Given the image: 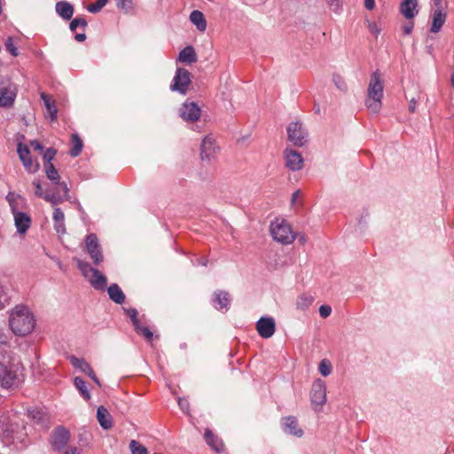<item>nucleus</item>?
Returning <instances> with one entry per match:
<instances>
[{
  "label": "nucleus",
  "instance_id": "26",
  "mask_svg": "<svg viewBox=\"0 0 454 454\" xmlns=\"http://www.w3.org/2000/svg\"><path fill=\"white\" fill-rule=\"evenodd\" d=\"M56 12L65 20H69L74 14V6L67 1H59L55 5Z\"/></svg>",
  "mask_w": 454,
  "mask_h": 454
},
{
  "label": "nucleus",
  "instance_id": "34",
  "mask_svg": "<svg viewBox=\"0 0 454 454\" xmlns=\"http://www.w3.org/2000/svg\"><path fill=\"white\" fill-rule=\"evenodd\" d=\"M43 168L45 169L47 178L49 180H51L57 186H59V184H61L62 182H60V176H59L58 170L56 169V168L54 167V165L52 164V165L43 166Z\"/></svg>",
  "mask_w": 454,
  "mask_h": 454
},
{
  "label": "nucleus",
  "instance_id": "12",
  "mask_svg": "<svg viewBox=\"0 0 454 454\" xmlns=\"http://www.w3.org/2000/svg\"><path fill=\"white\" fill-rule=\"evenodd\" d=\"M14 218V224L17 229V232L20 235H25L28 229L32 224L31 216L25 212L19 211V209H14L12 213Z\"/></svg>",
  "mask_w": 454,
  "mask_h": 454
},
{
  "label": "nucleus",
  "instance_id": "55",
  "mask_svg": "<svg viewBox=\"0 0 454 454\" xmlns=\"http://www.w3.org/2000/svg\"><path fill=\"white\" fill-rule=\"evenodd\" d=\"M30 146L33 148V150L35 151H43V146L42 145V144L37 141V140H32L30 142Z\"/></svg>",
  "mask_w": 454,
  "mask_h": 454
},
{
  "label": "nucleus",
  "instance_id": "18",
  "mask_svg": "<svg viewBox=\"0 0 454 454\" xmlns=\"http://www.w3.org/2000/svg\"><path fill=\"white\" fill-rule=\"evenodd\" d=\"M17 89L14 85L0 87V106L10 107L16 98Z\"/></svg>",
  "mask_w": 454,
  "mask_h": 454
},
{
  "label": "nucleus",
  "instance_id": "50",
  "mask_svg": "<svg viewBox=\"0 0 454 454\" xmlns=\"http://www.w3.org/2000/svg\"><path fill=\"white\" fill-rule=\"evenodd\" d=\"M33 185L35 187V194L38 198H43V196H45V192L43 190L41 182L39 180H34L33 181Z\"/></svg>",
  "mask_w": 454,
  "mask_h": 454
},
{
  "label": "nucleus",
  "instance_id": "13",
  "mask_svg": "<svg viewBox=\"0 0 454 454\" xmlns=\"http://www.w3.org/2000/svg\"><path fill=\"white\" fill-rule=\"evenodd\" d=\"M310 400L313 405L322 406L326 401V387L325 383L317 380L312 385Z\"/></svg>",
  "mask_w": 454,
  "mask_h": 454
},
{
  "label": "nucleus",
  "instance_id": "30",
  "mask_svg": "<svg viewBox=\"0 0 454 454\" xmlns=\"http://www.w3.org/2000/svg\"><path fill=\"white\" fill-rule=\"evenodd\" d=\"M41 99L43 101L45 108L47 110V114L51 121L57 120L58 109L56 107L55 102L51 99V98L44 92L40 95Z\"/></svg>",
  "mask_w": 454,
  "mask_h": 454
},
{
  "label": "nucleus",
  "instance_id": "31",
  "mask_svg": "<svg viewBox=\"0 0 454 454\" xmlns=\"http://www.w3.org/2000/svg\"><path fill=\"white\" fill-rule=\"evenodd\" d=\"M191 22L196 26L197 29L204 32L207 28V20L204 14L198 10H194L190 14Z\"/></svg>",
  "mask_w": 454,
  "mask_h": 454
},
{
  "label": "nucleus",
  "instance_id": "48",
  "mask_svg": "<svg viewBox=\"0 0 454 454\" xmlns=\"http://www.w3.org/2000/svg\"><path fill=\"white\" fill-rule=\"evenodd\" d=\"M17 152L20 160L31 157L28 146L21 143L18 145Z\"/></svg>",
  "mask_w": 454,
  "mask_h": 454
},
{
  "label": "nucleus",
  "instance_id": "15",
  "mask_svg": "<svg viewBox=\"0 0 454 454\" xmlns=\"http://www.w3.org/2000/svg\"><path fill=\"white\" fill-rule=\"evenodd\" d=\"M216 145L215 139L207 136L201 143L200 146V157L202 160L210 162L215 158Z\"/></svg>",
  "mask_w": 454,
  "mask_h": 454
},
{
  "label": "nucleus",
  "instance_id": "32",
  "mask_svg": "<svg viewBox=\"0 0 454 454\" xmlns=\"http://www.w3.org/2000/svg\"><path fill=\"white\" fill-rule=\"evenodd\" d=\"M71 143L73 147L69 151V155L72 157H77L82 153L83 143L78 134L74 133L71 136Z\"/></svg>",
  "mask_w": 454,
  "mask_h": 454
},
{
  "label": "nucleus",
  "instance_id": "11",
  "mask_svg": "<svg viewBox=\"0 0 454 454\" xmlns=\"http://www.w3.org/2000/svg\"><path fill=\"white\" fill-rule=\"evenodd\" d=\"M200 114L201 109L195 102L185 101L180 108V116L186 121L195 122Z\"/></svg>",
  "mask_w": 454,
  "mask_h": 454
},
{
  "label": "nucleus",
  "instance_id": "62",
  "mask_svg": "<svg viewBox=\"0 0 454 454\" xmlns=\"http://www.w3.org/2000/svg\"><path fill=\"white\" fill-rule=\"evenodd\" d=\"M207 262H208V261H207V258H201V259H200V261H199V263H200V265H202V266H207Z\"/></svg>",
  "mask_w": 454,
  "mask_h": 454
},
{
  "label": "nucleus",
  "instance_id": "45",
  "mask_svg": "<svg viewBox=\"0 0 454 454\" xmlns=\"http://www.w3.org/2000/svg\"><path fill=\"white\" fill-rule=\"evenodd\" d=\"M325 2L332 12L340 13L342 11L341 0H325Z\"/></svg>",
  "mask_w": 454,
  "mask_h": 454
},
{
  "label": "nucleus",
  "instance_id": "20",
  "mask_svg": "<svg viewBox=\"0 0 454 454\" xmlns=\"http://www.w3.org/2000/svg\"><path fill=\"white\" fill-rule=\"evenodd\" d=\"M70 362L75 368H79L82 372L86 373L97 385L99 387L101 386V383L96 376L92 367L83 358L71 356Z\"/></svg>",
  "mask_w": 454,
  "mask_h": 454
},
{
  "label": "nucleus",
  "instance_id": "5",
  "mask_svg": "<svg viewBox=\"0 0 454 454\" xmlns=\"http://www.w3.org/2000/svg\"><path fill=\"white\" fill-rule=\"evenodd\" d=\"M191 83V73L183 67H177L175 76L170 84L172 91H177L182 95H185Z\"/></svg>",
  "mask_w": 454,
  "mask_h": 454
},
{
  "label": "nucleus",
  "instance_id": "51",
  "mask_svg": "<svg viewBox=\"0 0 454 454\" xmlns=\"http://www.w3.org/2000/svg\"><path fill=\"white\" fill-rule=\"evenodd\" d=\"M332 313V308L329 305H321L319 314L323 318L328 317Z\"/></svg>",
  "mask_w": 454,
  "mask_h": 454
},
{
  "label": "nucleus",
  "instance_id": "58",
  "mask_svg": "<svg viewBox=\"0 0 454 454\" xmlns=\"http://www.w3.org/2000/svg\"><path fill=\"white\" fill-rule=\"evenodd\" d=\"M434 6L435 7V10H443V6H442V0H431Z\"/></svg>",
  "mask_w": 454,
  "mask_h": 454
},
{
  "label": "nucleus",
  "instance_id": "8",
  "mask_svg": "<svg viewBox=\"0 0 454 454\" xmlns=\"http://www.w3.org/2000/svg\"><path fill=\"white\" fill-rule=\"evenodd\" d=\"M86 250L90 254L95 265L100 264L103 260V253L98 242V239L95 233H90L85 239Z\"/></svg>",
  "mask_w": 454,
  "mask_h": 454
},
{
  "label": "nucleus",
  "instance_id": "33",
  "mask_svg": "<svg viewBox=\"0 0 454 454\" xmlns=\"http://www.w3.org/2000/svg\"><path fill=\"white\" fill-rule=\"evenodd\" d=\"M74 384L75 387L79 390L81 395L86 401H89L90 399V390L88 389L86 381L80 377H75L74 380Z\"/></svg>",
  "mask_w": 454,
  "mask_h": 454
},
{
  "label": "nucleus",
  "instance_id": "14",
  "mask_svg": "<svg viewBox=\"0 0 454 454\" xmlns=\"http://www.w3.org/2000/svg\"><path fill=\"white\" fill-rule=\"evenodd\" d=\"M256 330L262 338H270L276 331V324L272 317H262L256 323Z\"/></svg>",
  "mask_w": 454,
  "mask_h": 454
},
{
  "label": "nucleus",
  "instance_id": "41",
  "mask_svg": "<svg viewBox=\"0 0 454 454\" xmlns=\"http://www.w3.org/2000/svg\"><path fill=\"white\" fill-rule=\"evenodd\" d=\"M87 25L88 23L84 18L77 17L71 20L69 24V28L71 31H75L78 27H81L84 29L87 27Z\"/></svg>",
  "mask_w": 454,
  "mask_h": 454
},
{
  "label": "nucleus",
  "instance_id": "37",
  "mask_svg": "<svg viewBox=\"0 0 454 454\" xmlns=\"http://www.w3.org/2000/svg\"><path fill=\"white\" fill-rule=\"evenodd\" d=\"M118 9L123 11L125 13L129 12L134 9V3L132 0H114Z\"/></svg>",
  "mask_w": 454,
  "mask_h": 454
},
{
  "label": "nucleus",
  "instance_id": "24",
  "mask_svg": "<svg viewBox=\"0 0 454 454\" xmlns=\"http://www.w3.org/2000/svg\"><path fill=\"white\" fill-rule=\"evenodd\" d=\"M177 60L181 63L192 65L198 61L197 53L192 45L184 47L178 54Z\"/></svg>",
  "mask_w": 454,
  "mask_h": 454
},
{
  "label": "nucleus",
  "instance_id": "57",
  "mask_svg": "<svg viewBox=\"0 0 454 454\" xmlns=\"http://www.w3.org/2000/svg\"><path fill=\"white\" fill-rule=\"evenodd\" d=\"M417 101L415 98H411L409 103V111L414 113L416 110Z\"/></svg>",
  "mask_w": 454,
  "mask_h": 454
},
{
  "label": "nucleus",
  "instance_id": "23",
  "mask_svg": "<svg viewBox=\"0 0 454 454\" xmlns=\"http://www.w3.org/2000/svg\"><path fill=\"white\" fill-rule=\"evenodd\" d=\"M97 419L103 429L108 430L113 427V418L108 410L103 405H100L97 410Z\"/></svg>",
  "mask_w": 454,
  "mask_h": 454
},
{
  "label": "nucleus",
  "instance_id": "22",
  "mask_svg": "<svg viewBox=\"0 0 454 454\" xmlns=\"http://www.w3.org/2000/svg\"><path fill=\"white\" fill-rule=\"evenodd\" d=\"M231 298L226 291L217 290L213 294L212 303L216 309H227L230 306Z\"/></svg>",
  "mask_w": 454,
  "mask_h": 454
},
{
  "label": "nucleus",
  "instance_id": "42",
  "mask_svg": "<svg viewBox=\"0 0 454 454\" xmlns=\"http://www.w3.org/2000/svg\"><path fill=\"white\" fill-rule=\"evenodd\" d=\"M4 46L6 51L13 57H17L19 55L18 48L14 44L13 38L9 36L5 40Z\"/></svg>",
  "mask_w": 454,
  "mask_h": 454
},
{
  "label": "nucleus",
  "instance_id": "44",
  "mask_svg": "<svg viewBox=\"0 0 454 454\" xmlns=\"http://www.w3.org/2000/svg\"><path fill=\"white\" fill-rule=\"evenodd\" d=\"M108 0H97L96 3L89 4L87 10L91 13H97L107 4Z\"/></svg>",
  "mask_w": 454,
  "mask_h": 454
},
{
  "label": "nucleus",
  "instance_id": "53",
  "mask_svg": "<svg viewBox=\"0 0 454 454\" xmlns=\"http://www.w3.org/2000/svg\"><path fill=\"white\" fill-rule=\"evenodd\" d=\"M368 29L376 38L380 33V28L375 22H368Z\"/></svg>",
  "mask_w": 454,
  "mask_h": 454
},
{
  "label": "nucleus",
  "instance_id": "3",
  "mask_svg": "<svg viewBox=\"0 0 454 454\" xmlns=\"http://www.w3.org/2000/svg\"><path fill=\"white\" fill-rule=\"evenodd\" d=\"M77 268L82 275L90 282V286L96 289L103 291L106 287V277L98 270L90 266L87 262L81 259H74Z\"/></svg>",
  "mask_w": 454,
  "mask_h": 454
},
{
  "label": "nucleus",
  "instance_id": "49",
  "mask_svg": "<svg viewBox=\"0 0 454 454\" xmlns=\"http://www.w3.org/2000/svg\"><path fill=\"white\" fill-rule=\"evenodd\" d=\"M18 198H20V195H16L14 192H10L6 195V200L8 201V203L10 205L12 213L13 212V208L14 209H18L17 203H16V200Z\"/></svg>",
  "mask_w": 454,
  "mask_h": 454
},
{
  "label": "nucleus",
  "instance_id": "19",
  "mask_svg": "<svg viewBox=\"0 0 454 454\" xmlns=\"http://www.w3.org/2000/svg\"><path fill=\"white\" fill-rule=\"evenodd\" d=\"M282 428L284 432L296 437H301L304 434L303 430L299 427L298 420L294 416L283 418Z\"/></svg>",
  "mask_w": 454,
  "mask_h": 454
},
{
  "label": "nucleus",
  "instance_id": "40",
  "mask_svg": "<svg viewBox=\"0 0 454 454\" xmlns=\"http://www.w3.org/2000/svg\"><path fill=\"white\" fill-rule=\"evenodd\" d=\"M57 151L54 148H48L43 153V166L52 165V160L55 158Z\"/></svg>",
  "mask_w": 454,
  "mask_h": 454
},
{
  "label": "nucleus",
  "instance_id": "56",
  "mask_svg": "<svg viewBox=\"0 0 454 454\" xmlns=\"http://www.w3.org/2000/svg\"><path fill=\"white\" fill-rule=\"evenodd\" d=\"M364 7L369 11L373 10L375 7L374 0H364Z\"/></svg>",
  "mask_w": 454,
  "mask_h": 454
},
{
  "label": "nucleus",
  "instance_id": "21",
  "mask_svg": "<svg viewBox=\"0 0 454 454\" xmlns=\"http://www.w3.org/2000/svg\"><path fill=\"white\" fill-rule=\"evenodd\" d=\"M400 12L407 20L413 19L419 12L417 0H403L399 7Z\"/></svg>",
  "mask_w": 454,
  "mask_h": 454
},
{
  "label": "nucleus",
  "instance_id": "17",
  "mask_svg": "<svg viewBox=\"0 0 454 454\" xmlns=\"http://www.w3.org/2000/svg\"><path fill=\"white\" fill-rule=\"evenodd\" d=\"M28 419L42 428L47 429L50 427L49 416L41 409L35 408L27 410Z\"/></svg>",
  "mask_w": 454,
  "mask_h": 454
},
{
  "label": "nucleus",
  "instance_id": "43",
  "mask_svg": "<svg viewBox=\"0 0 454 454\" xmlns=\"http://www.w3.org/2000/svg\"><path fill=\"white\" fill-rule=\"evenodd\" d=\"M312 301H313V300L311 297L301 295L297 299L296 306L298 309L304 310L307 308H309V305H311Z\"/></svg>",
  "mask_w": 454,
  "mask_h": 454
},
{
  "label": "nucleus",
  "instance_id": "1",
  "mask_svg": "<svg viewBox=\"0 0 454 454\" xmlns=\"http://www.w3.org/2000/svg\"><path fill=\"white\" fill-rule=\"evenodd\" d=\"M9 325L17 336H26L35 326V318L27 306L17 305L9 317Z\"/></svg>",
  "mask_w": 454,
  "mask_h": 454
},
{
  "label": "nucleus",
  "instance_id": "63",
  "mask_svg": "<svg viewBox=\"0 0 454 454\" xmlns=\"http://www.w3.org/2000/svg\"><path fill=\"white\" fill-rule=\"evenodd\" d=\"M299 242L301 243V244H304L306 242V238L304 237V235H301L299 238Z\"/></svg>",
  "mask_w": 454,
  "mask_h": 454
},
{
  "label": "nucleus",
  "instance_id": "46",
  "mask_svg": "<svg viewBox=\"0 0 454 454\" xmlns=\"http://www.w3.org/2000/svg\"><path fill=\"white\" fill-rule=\"evenodd\" d=\"M333 82H334L335 86L341 91H346L348 87L347 84L343 79V77L338 74H333Z\"/></svg>",
  "mask_w": 454,
  "mask_h": 454
},
{
  "label": "nucleus",
  "instance_id": "35",
  "mask_svg": "<svg viewBox=\"0 0 454 454\" xmlns=\"http://www.w3.org/2000/svg\"><path fill=\"white\" fill-rule=\"evenodd\" d=\"M136 333L141 336H143L147 341L152 342L153 339V333L149 329V327L138 325L134 328Z\"/></svg>",
  "mask_w": 454,
  "mask_h": 454
},
{
  "label": "nucleus",
  "instance_id": "60",
  "mask_svg": "<svg viewBox=\"0 0 454 454\" xmlns=\"http://www.w3.org/2000/svg\"><path fill=\"white\" fill-rule=\"evenodd\" d=\"M64 454H80V452L75 447H70L64 452Z\"/></svg>",
  "mask_w": 454,
  "mask_h": 454
},
{
  "label": "nucleus",
  "instance_id": "36",
  "mask_svg": "<svg viewBox=\"0 0 454 454\" xmlns=\"http://www.w3.org/2000/svg\"><path fill=\"white\" fill-rule=\"evenodd\" d=\"M129 449L132 454H147V449L136 440H131Z\"/></svg>",
  "mask_w": 454,
  "mask_h": 454
},
{
  "label": "nucleus",
  "instance_id": "6",
  "mask_svg": "<svg viewBox=\"0 0 454 454\" xmlns=\"http://www.w3.org/2000/svg\"><path fill=\"white\" fill-rule=\"evenodd\" d=\"M288 139L295 146H302L307 143L308 132L301 122L296 121L291 122L287 129Z\"/></svg>",
  "mask_w": 454,
  "mask_h": 454
},
{
  "label": "nucleus",
  "instance_id": "10",
  "mask_svg": "<svg viewBox=\"0 0 454 454\" xmlns=\"http://www.w3.org/2000/svg\"><path fill=\"white\" fill-rule=\"evenodd\" d=\"M68 192L69 189L67 183H61L59 184V186H57L54 189H48L45 192L43 199L52 205H58L62 203L64 200H68Z\"/></svg>",
  "mask_w": 454,
  "mask_h": 454
},
{
  "label": "nucleus",
  "instance_id": "64",
  "mask_svg": "<svg viewBox=\"0 0 454 454\" xmlns=\"http://www.w3.org/2000/svg\"><path fill=\"white\" fill-rule=\"evenodd\" d=\"M319 112H320L319 106H315V113L319 114Z\"/></svg>",
  "mask_w": 454,
  "mask_h": 454
},
{
  "label": "nucleus",
  "instance_id": "38",
  "mask_svg": "<svg viewBox=\"0 0 454 454\" xmlns=\"http://www.w3.org/2000/svg\"><path fill=\"white\" fill-rule=\"evenodd\" d=\"M21 161L26 170L29 173H35L39 169V163L36 161L35 162L31 157L26 158Z\"/></svg>",
  "mask_w": 454,
  "mask_h": 454
},
{
  "label": "nucleus",
  "instance_id": "52",
  "mask_svg": "<svg viewBox=\"0 0 454 454\" xmlns=\"http://www.w3.org/2000/svg\"><path fill=\"white\" fill-rule=\"evenodd\" d=\"M178 405L180 409L184 412L188 413L190 410V404L187 399L185 398H178Z\"/></svg>",
  "mask_w": 454,
  "mask_h": 454
},
{
  "label": "nucleus",
  "instance_id": "61",
  "mask_svg": "<svg viewBox=\"0 0 454 454\" xmlns=\"http://www.w3.org/2000/svg\"><path fill=\"white\" fill-rule=\"evenodd\" d=\"M299 195H300V191L299 190H297L294 192H293L292 198H291V201H292L293 204L296 202Z\"/></svg>",
  "mask_w": 454,
  "mask_h": 454
},
{
  "label": "nucleus",
  "instance_id": "4",
  "mask_svg": "<svg viewBox=\"0 0 454 454\" xmlns=\"http://www.w3.org/2000/svg\"><path fill=\"white\" fill-rule=\"evenodd\" d=\"M270 234L276 241L284 245L293 243L296 238L290 224L285 219H276L271 223Z\"/></svg>",
  "mask_w": 454,
  "mask_h": 454
},
{
  "label": "nucleus",
  "instance_id": "25",
  "mask_svg": "<svg viewBox=\"0 0 454 454\" xmlns=\"http://www.w3.org/2000/svg\"><path fill=\"white\" fill-rule=\"evenodd\" d=\"M446 21V12L443 10H434L432 14L431 33H438Z\"/></svg>",
  "mask_w": 454,
  "mask_h": 454
},
{
  "label": "nucleus",
  "instance_id": "59",
  "mask_svg": "<svg viewBox=\"0 0 454 454\" xmlns=\"http://www.w3.org/2000/svg\"><path fill=\"white\" fill-rule=\"evenodd\" d=\"M74 39L77 41V42H83L86 40V35L84 33H79V34H76L74 35Z\"/></svg>",
  "mask_w": 454,
  "mask_h": 454
},
{
  "label": "nucleus",
  "instance_id": "54",
  "mask_svg": "<svg viewBox=\"0 0 454 454\" xmlns=\"http://www.w3.org/2000/svg\"><path fill=\"white\" fill-rule=\"evenodd\" d=\"M413 27H414V22L413 21L408 22L407 24L403 26V33L407 35L411 34Z\"/></svg>",
  "mask_w": 454,
  "mask_h": 454
},
{
  "label": "nucleus",
  "instance_id": "28",
  "mask_svg": "<svg viewBox=\"0 0 454 454\" xmlns=\"http://www.w3.org/2000/svg\"><path fill=\"white\" fill-rule=\"evenodd\" d=\"M109 298L117 304H122L125 301V294L117 284H112L107 288Z\"/></svg>",
  "mask_w": 454,
  "mask_h": 454
},
{
  "label": "nucleus",
  "instance_id": "16",
  "mask_svg": "<svg viewBox=\"0 0 454 454\" xmlns=\"http://www.w3.org/2000/svg\"><path fill=\"white\" fill-rule=\"evenodd\" d=\"M286 167L292 171H298L302 168L303 158L294 150L286 149Z\"/></svg>",
  "mask_w": 454,
  "mask_h": 454
},
{
  "label": "nucleus",
  "instance_id": "7",
  "mask_svg": "<svg viewBox=\"0 0 454 454\" xmlns=\"http://www.w3.org/2000/svg\"><path fill=\"white\" fill-rule=\"evenodd\" d=\"M70 440L69 431L63 426H59L51 432L50 443L54 451L62 450Z\"/></svg>",
  "mask_w": 454,
  "mask_h": 454
},
{
  "label": "nucleus",
  "instance_id": "29",
  "mask_svg": "<svg viewBox=\"0 0 454 454\" xmlns=\"http://www.w3.org/2000/svg\"><path fill=\"white\" fill-rule=\"evenodd\" d=\"M204 437L207 445H209L216 452H221L223 450V442L218 439L216 435L209 429H207L204 434Z\"/></svg>",
  "mask_w": 454,
  "mask_h": 454
},
{
  "label": "nucleus",
  "instance_id": "2",
  "mask_svg": "<svg viewBox=\"0 0 454 454\" xmlns=\"http://www.w3.org/2000/svg\"><path fill=\"white\" fill-rule=\"evenodd\" d=\"M383 82L380 74L375 71L371 75L370 82L367 90V98L365 106L372 114H378L382 106L383 98Z\"/></svg>",
  "mask_w": 454,
  "mask_h": 454
},
{
  "label": "nucleus",
  "instance_id": "39",
  "mask_svg": "<svg viewBox=\"0 0 454 454\" xmlns=\"http://www.w3.org/2000/svg\"><path fill=\"white\" fill-rule=\"evenodd\" d=\"M125 313L129 317L132 325L135 327H137L138 325H140V319L137 317L138 311L135 308H129V309H123Z\"/></svg>",
  "mask_w": 454,
  "mask_h": 454
},
{
  "label": "nucleus",
  "instance_id": "27",
  "mask_svg": "<svg viewBox=\"0 0 454 454\" xmlns=\"http://www.w3.org/2000/svg\"><path fill=\"white\" fill-rule=\"evenodd\" d=\"M54 229L59 234L66 232L65 215L59 207H55L53 212Z\"/></svg>",
  "mask_w": 454,
  "mask_h": 454
},
{
  "label": "nucleus",
  "instance_id": "9",
  "mask_svg": "<svg viewBox=\"0 0 454 454\" xmlns=\"http://www.w3.org/2000/svg\"><path fill=\"white\" fill-rule=\"evenodd\" d=\"M20 379L17 370L0 364V386L4 388L17 387Z\"/></svg>",
  "mask_w": 454,
  "mask_h": 454
},
{
  "label": "nucleus",
  "instance_id": "47",
  "mask_svg": "<svg viewBox=\"0 0 454 454\" xmlns=\"http://www.w3.org/2000/svg\"><path fill=\"white\" fill-rule=\"evenodd\" d=\"M319 372L324 376L326 377L332 372V364L326 359H324L320 362L319 364Z\"/></svg>",
  "mask_w": 454,
  "mask_h": 454
}]
</instances>
